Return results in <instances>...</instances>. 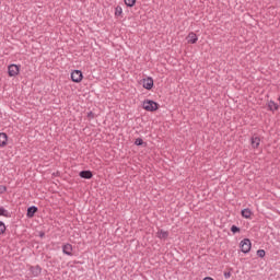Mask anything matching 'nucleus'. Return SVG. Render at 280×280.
<instances>
[{
  "label": "nucleus",
  "instance_id": "nucleus-1",
  "mask_svg": "<svg viewBox=\"0 0 280 280\" xmlns=\"http://www.w3.org/2000/svg\"><path fill=\"white\" fill-rule=\"evenodd\" d=\"M142 108L148 113H154V110H159V104L154 101L145 100L142 103Z\"/></svg>",
  "mask_w": 280,
  "mask_h": 280
},
{
  "label": "nucleus",
  "instance_id": "nucleus-2",
  "mask_svg": "<svg viewBox=\"0 0 280 280\" xmlns=\"http://www.w3.org/2000/svg\"><path fill=\"white\" fill-rule=\"evenodd\" d=\"M21 73V66L11 63L8 66L9 78H16Z\"/></svg>",
  "mask_w": 280,
  "mask_h": 280
},
{
  "label": "nucleus",
  "instance_id": "nucleus-3",
  "mask_svg": "<svg viewBox=\"0 0 280 280\" xmlns=\"http://www.w3.org/2000/svg\"><path fill=\"white\" fill-rule=\"evenodd\" d=\"M240 248H241L242 253L248 254V253H250V248H253V243H250V240L244 238L240 243Z\"/></svg>",
  "mask_w": 280,
  "mask_h": 280
},
{
  "label": "nucleus",
  "instance_id": "nucleus-4",
  "mask_svg": "<svg viewBox=\"0 0 280 280\" xmlns=\"http://www.w3.org/2000/svg\"><path fill=\"white\" fill-rule=\"evenodd\" d=\"M71 80H72V82L80 84V82H82V80H84V75L82 74V71L73 70L71 72Z\"/></svg>",
  "mask_w": 280,
  "mask_h": 280
},
{
  "label": "nucleus",
  "instance_id": "nucleus-5",
  "mask_svg": "<svg viewBox=\"0 0 280 280\" xmlns=\"http://www.w3.org/2000/svg\"><path fill=\"white\" fill-rule=\"evenodd\" d=\"M142 86L143 89H147V91H151V89L154 86V80L150 77L147 79H143Z\"/></svg>",
  "mask_w": 280,
  "mask_h": 280
},
{
  "label": "nucleus",
  "instance_id": "nucleus-6",
  "mask_svg": "<svg viewBox=\"0 0 280 280\" xmlns=\"http://www.w3.org/2000/svg\"><path fill=\"white\" fill-rule=\"evenodd\" d=\"M186 40H187L188 45H196V43H198V35H196V33H194V32H190L186 36Z\"/></svg>",
  "mask_w": 280,
  "mask_h": 280
},
{
  "label": "nucleus",
  "instance_id": "nucleus-7",
  "mask_svg": "<svg viewBox=\"0 0 280 280\" xmlns=\"http://www.w3.org/2000/svg\"><path fill=\"white\" fill-rule=\"evenodd\" d=\"M62 253L68 255L69 257L73 256V245L72 244H65L62 246Z\"/></svg>",
  "mask_w": 280,
  "mask_h": 280
},
{
  "label": "nucleus",
  "instance_id": "nucleus-8",
  "mask_svg": "<svg viewBox=\"0 0 280 280\" xmlns=\"http://www.w3.org/2000/svg\"><path fill=\"white\" fill-rule=\"evenodd\" d=\"M252 148L254 150H257L261 143V139L257 136L252 137L250 139Z\"/></svg>",
  "mask_w": 280,
  "mask_h": 280
},
{
  "label": "nucleus",
  "instance_id": "nucleus-9",
  "mask_svg": "<svg viewBox=\"0 0 280 280\" xmlns=\"http://www.w3.org/2000/svg\"><path fill=\"white\" fill-rule=\"evenodd\" d=\"M8 145V133L0 132V148H5Z\"/></svg>",
  "mask_w": 280,
  "mask_h": 280
},
{
  "label": "nucleus",
  "instance_id": "nucleus-10",
  "mask_svg": "<svg viewBox=\"0 0 280 280\" xmlns=\"http://www.w3.org/2000/svg\"><path fill=\"white\" fill-rule=\"evenodd\" d=\"M156 237H159V240H167V237H170V232L164 230H159L156 233Z\"/></svg>",
  "mask_w": 280,
  "mask_h": 280
},
{
  "label": "nucleus",
  "instance_id": "nucleus-11",
  "mask_svg": "<svg viewBox=\"0 0 280 280\" xmlns=\"http://www.w3.org/2000/svg\"><path fill=\"white\" fill-rule=\"evenodd\" d=\"M79 176L81 178H86L88 180L93 178V173L91 171H82L80 172Z\"/></svg>",
  "mask_w": 280,
  "mask_h": 280
},
{
  "label": "nucleus",
  "instance_id": "nucleus-12",
  "mask_svg": "<svg viewBox=\"0 0 280 280\" xmlns=\"http://www.w3.org/2000/svg\"><path fill=\"white\" fill-rule=\"evenodd\" d=\"M30 270H31L33 277H38V275H40V272H43V269L40 268V266L31 267Z\"/></svg>",
  "mask_w": 280,
  "mask_h": 280
},
{
  "label": "nucleus",
  "instance_id": "nucleus-13",
  "mask_svg": "<svg viewBox=\"0 0 280 280\" xmlns=\"http://www.w3.org/2000/svg\"><path fill=\"white\" fill-rule=\"evenodd\" d=\"M242 217L245 218L246 220H250L253 218V211L250 209H244L241 212Z\"/></svg>",
  "mask_w": 280,
  "mask_h": 280
},
{
  "label": "nucleus",
  "instance_id": "nucleus-14",
  "mask_svg": "<svg viewBox=\"0 0 280 280\" xmlns=\"http://www.w3.org/2000/svg\"><path fill=\"white\" fill-rule=\"evenodd\" d=\"M38 211V208L36 207H31L27 209V218H34V214Z\"/></svg>",
  "mask_w": 280,
  "mask_h": 280
},
{
  "label": "nucleus",
  "instance_id": "nucleus-15",
  "mask_svg": "<svg viewBox=\"0 0 280 280\" xmlns=\"http://www.w3.org/2000/svg\"><path fill=\"white\" fill-rule=\"evenodd\" d=\"M268 108L269 110H279V106L272 101L268 103Z\"/></svg>",
  "mask_w": 280,
  "mask_h": 280
},
{
  "label": "nucleus",
  "instance_id": "nucleus-16",
  "mask_svg": "<svg viewBox=\"0 0 280 280\" xmlns=\"http://www.w3.org/2000/svg\"><path fill=\"white\" fill-rule=\"evenodd\" d=\"M121 14H124V9L118 5L115 8V16H121Z\"/></svg>",
  "mask_w": 280,
  "mask_h": 280
},
{
  "label": "nucleus",
  "instance_id": "nucleus-17",
  "mask_svg": "<svg viewBox=\"0 0 280 280\" xmlns=\"http://www.w3.org/2000/svg\"><path fill=\"white\" fill-rule=\"evenodd\" d=\"M135 3H137V0H125V5L128 8H135Z\"/></svg>",
  "mask_w": 280,
  "mask_h": 280
},
{
  "label": "nucleus",
  "instance_id": "nucleus-18",
  "mask_svg": "<svg viewBox=\"0 0 280 280\" xmlns=\"http://www.w3.org/2000/svg\"><path fill=\"white\" fill-rule=\"evenodd\" d=\"M5 233V224L0 221V235H3Z\"/></svg>",
  "mask_w": 280,
  "mask_h": 280
},
{
  "label": "nucleus",
  "instance_id": "nucleus-19",
  "mask_svg": "<svg viewBox=\"0 0 280 280\" xmlns=\"http://www.w3.org/2000/svg\"><path fill=\"white\" fill-rule=\"evenodd\" d=\"M257 255H258V257L264 258V257H266V250H264V249H258V250H257Z\"/></svg>",
  "mask_w": 280,
  "mask_h": 280
},
{
  "label": "nucleus",
  "instance_id": "nucleus-20",
  "mask_svg": "<svg viewBox=\"0 0 280 280\" xmlns=\"http://www.w3.org/2000/svg\"><path fill=\"white\" fill-rule=\"evenodd\" d=\"M0 215L8 218V210H4L3 207H0Z\"/></svg>",
  "mask_w": 280,
  "mask_h": 280
},
{
  "label": "nucleus",
  "instance_id": "nucleus-21",
  "mask_svg": "<svg viewBox=\"0 0 280 280\" xmlns=\"http://www.w3.org/2000/svg\"><path fill=\"white\" fill-rule=\"evenodd\" d=\"M135 144L136 145H143V139H141V138L136 139Z\"/></svg>",
  "mask_w": 280,
  "mask_h": 280
},
{
  "label": "nucleus",
  "instance_id": "nucleus-22",
  "mask_svg": "<svg viewBox=\"0 0 280 280\" xmlns=\"http://www.w3.org/2000/svg\"><path fill=\"white\" fill-rule=\"evenodd\" d=\"M231 231L232 233H240V228H237L236 225H232Z\"/></svg>",
  "mask_w": 280,
  "mask_h": 280
},
{
  "label": "nucleus",
  "instance_id": "nucleus-23",
  "mask_svg": "<svg viewBox=\"0 0 280 280\" xmlns=\"http://www.w3.org/2000/svg\"><path fill=\"white\" fill-rule=\"evenodd\" d=\"M225 279H231V272H224Z\"/></svg>",
  "mask_w": 280,
  "mask_h": 280
},
{
  "label": "nucleus",
  "instance_id": "nucleus-24",
  "mask_svg": "<svg viewBox=\"0 0 280 280\" xmlns=\"http://www.w3.org/2000/svg\"><path fill=\"white\" fill-rule=\"evenodd\" d=\"M203 280H213L211 277H206Z\"/></svg>",
  "mask_w": 280,
  "mask_h": 280
}]
</instances>
